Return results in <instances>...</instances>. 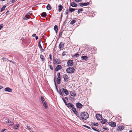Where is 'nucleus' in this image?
Listing matches in <instances>:
<instances>
[{"label":"nucleus","mask_w":132,"mask_h":132,"mask_svg":"<svg viewBox=\"0 0 132 132\" xmlns=\"http://www.w3.org/2000/svg\"><path fill=\"white\" fill-rule=\"evenodd\" d=\"M7 123L9 124L8 125L10 126L12 125L13 124V123L11 122L10 120L8 119L7 121Z\"/></svg>","instance_id":"obj_22"},{"label":"nucleus","mask_w":132,"mask_h":132,"mask_svg":"<svg viewBox=\"0 0 132 132\" xmlns=\"http://www.w3.org/2000/svg\"><path fill=\"white\" fill-rule=\"evenodd\" d=\"M75 69L72 67H70L67 68L66 70V72L68 73H72L74 72Z\"/></svg>","instance_id":"obj_2"},{"label":"nucleus","mask_w":132,"mask_h":132,"mask_svg":"<svg viewBox=\"0 0 132 132\" xmlns=\"http://www.w3.org/2000/svg\"><path fill=\"white\" fill-rule=\"evenodd\" d=\"M67 63L68 67H72L73 64V62L72 60H69L67 62Z\"/></svg>","instance_id":"obj_6"},{"label":"nucleus","mask_w":132,"mask_h":132,"mask_svg":"<svg viewBox=\"0 0 132 132\" xmlns=\"http://www.w3.org/2000/svg\"><path fill=\"white\" fill-rule=\"evenodd\" d=\"M38 45L39 47L41 49L42 48V46L40 44V40L38 42Z\"/></svg>","instance_id":"obj_35"},{"label":"nucleus","mask_w":132,"mask_h":132,"mask_svg":"<svg viewBox=\"0 0 132 132\" xmlns=\"http://www.w3.org/2000/svg\"><path fill=\"white\" fill-rule=\"evenodd\" d=\"M77 108L79 109H80L82 107L83 105L80 103L78 102L76 104Z\"/></svg>","instance_id":"obj_11"},{"label":"nucleus","mask_w":132,"mask_h":132,"mask_svg":"<svg viewBox=\"0 0 132 132\" xmlns=\"http://www.w3.org/2000/svg\"><path fill=\"white\" fill-rule=\"evenodd\" d=\"M42 16H46L47 13L45 12H43L41 14Z\"/></svg>","instance_id":"obj_36"},{"label":"nucleus","mask_w":132,"mask_h":132,"mask_svg":"<svg viewBox=\"0 0 132 132\" xmlns=\"http://www.w3.org/2000/svg\"><path fill=\"white\" fill-rule=\"evenodd\" d=\"M62 67L61 65H58L54 69V70L56 72L62 69Z\"/></svg>","instance_id":"obj_9"},{"label":"nucleus","mask_w":132,"mask_h":132,"mask_svg":"<svg viewBox=\"0 0 132 132\" xmlns=\"http://www.w3.org/2000/svg\"><path fill=\"white\" fill-rule=\"evenodd\" d=\"M83 126H84V127H86V128H87L88 129H91V128H90V127H89V126H86V125H83Z\"/></svg>","instance_id":"obj_41"},{"label":"nucleus","mask_w":132,"mask_h":132,"mask_svg":"<svg viewBox=\"0 0 132 132\" xmlns=\"http://www.w3.org/2000/svg\"><path fill=\"white\" fill-rule=\"evenodd\" d=\"M89 114L86 112H81L80 113V119L81 120H86L89 117Z\"/></svg>","instance_id":"obj_1"},{"label":"nucleus","mask_w":132,"mask_h":132,"mask_svg":"<svg viewBox=\"0 0 132 132\" xmlns=\"http://www.w3.org/2000/svg\"><path fill=\"white\" fill-rule=\"evenodd\" d=\"M64 43L63 42H61L60 43L59 47V48L60 49H62L64 47Z\"/></svg>","instance_id":"obj_13"},{"label":"nucleus","mask_w":132,"mask_h":132,"mask_svg":"<svg viewBox=\"0 0 132 132\" xmlns=\"http://www.w3.org/2000/svg\"><path fill=\"white\" fill-rule=\"evenodd\" d=\"M35 39L36 40H37L38 39V37L37 36H36L35 37Z\"/></svg>","instance_id":"obj_61"},{"label":"nucleus","mask_w":132,"mask_h":132,"mask_svg":"<svg viewBox=\"0 0 132 132\" xmlns=\"http://www.w3.org/2000/svg\"><path fill=\"white\" fill-rule=\"evenodd\" d=\"M6 7V6L5 5H4L3 7H2L1 10H0V12H1L3 11L4 10Z\"/></svg>","instance_id":"obj_34"},{"label":"nucleus","mask_w":132,"mask_h":132,"mask_svg":"<svg viewBox=\"0 0 132 132\" xmlns=\"http://www.w3.org/2000/svg\"><path fill=\"white\" fill-rule=\"evenodd\" d=\"M108 124L109 126L112 127H115L116 126V123L113 121L109 122Z\"/></svg>","instance_id":"obj_7"},{"label":"nucleus","mask_w":132,"mask_h":132,"mask_svg":"<svg viewBox=\"0 0 132 132\" xmlns=\"http://www.w3.org/2000/svg\"><path fill=\"white\" fill-rule=\"evenodd\" d=\"M61 77L58 78H57V83L58 84H60L61 83L60 81H61Z\"/></svg>","instance_id":"obj_31"},{"label":"nucleus","mask_w":132,"mask_h":132,"mask_svg":"<svg viewBox=\"0 0 132 132\" xmlns=\"http://www.w3.org/2000/svg\"><path fill=\"white\" fill-rule=\"evenodd\" d=\"M31 15L33 16H34V15H32V12L30 11L26 15H25V16H30Z\"/></svg>","instance_id":"obj_21"},{"label":"nucleus","mask_w":132,"mask_h":132,"mask_svg":"<svg viewBox=\"0 0 132 132\" xmlns=\"http://www.w3.org/2000/svg\"><path fill=\"white\" fill-rule=\"evenodd\" d=\"M75 10V9L70 8V7H69V11L70 12H73Z\"/></svg>","instance_id":"obj_30"},{"label":"nucleus","mask_w":132,"mask_h":132,"mask_svg":"<svg viewBox=\"0 0 132 132\" xmlns=\"http://www.w3.org/2000/svg\"><path fill=\"white\" fill-rule=\"evenodd\" d=\"M71 109L74 113L77 116V117L79 119H80V117L79 115V113L76 111V109L74 107L73 108H72Z\"/></svg>","instance_id":"obj_5"},{"label":"nucleus","mask_w":132,"mask_h":132,"mask_svg":"<svg viewBox=\"0 0 132 132\" xmlns=\"http://www.w3.org/2000/svg\"><path fill=\"white\" fill-rule=\"evenodd\" d=\"M2 24L0 25V30L3 28V27L2 26Z\"/></svg>","instance_id":"obj_52"},{"label":"nucleus","mask_w":132,"mask_h":132,"mask_svg":"<svg viewBox=\"0 0 132 132\" xmlns=\"http://www.w3.org/2000/svg\"><path fill=\"white\" fill-rule=\"evenodd\" d=\"M41 49V51L42 52H43L45 51V50L44 49H43L42 48Z\"/></svg>","instance_id":"obj_60"},{"label":"nucleus","mask_w":132,"mask_h":132,"mask_svg":"<svg viewBox=\"0 0 132 132\" xmlns=\"http://www.w3.org/2000/svg\"><path fill=\"white\" fill-rule=\"evenodd\" d=\"M81 58L82 60L86 61L87 60L88 58L86 56H82L81 57Z\"/></svg>","instance_id":"obj_19"},{"label":"nucleus","mask_w":132,"mask_h":132,"mask_svg":"<svg viewBox=\"0 0 132 132\" xmlns=\"http://www.w3.org/2000/svg\"><path fill=\"white\" fill-rule=\"evenodd\" d=\"M79 4L80 6L83 7L84 6H86L88 5L89 4V3H80Z\"/></svg>","instance_id":"obj_10"},{"label":"nucleus","mask_w":132,"mask_h":132,"mask_svg":"<svg viewBox=\"0 0 132 132\" xmlns=\"http://www.w3.org/2000/svg\"><path fill=\"white\" fill-rule=\"evenodd\" d=\"M49 57H50V60L51 61H52V55L51 54H50L49 55Z\"/></svg>","instance_id":"obj_46"},{"label":"nucleus","mask_w":132,"mask_h":132,"mask_svg":"<svg viewBox=\"0 0 132 132\" xmlns=\"http://www.w3.org/2000/svg\"><path fill=\"white\" fill-rule=\"evenodd\" d=\"M16 0H12L11 3H13L14 2L16 1Z\"/></svg>","instance_id":"obj_54"},{"label":"nucleus","mask_w":132,"mask_h":132,"mask_svg":"<svg viewBox=\"0 0 132 132\" xmlns=\"http://www.w3.org/2000/svg\"><path fill=\"white\" fill-rule=\"evenodd\" d=\"M36 34H34L32 35V36L33 37H35L36 36Z\"/></svg>","instance_id":"obj_57"},{"label":"nucleus","mask_w":132,"mask_h":132,"mask_svg":"<svg viewBox=\"0 0 132 132\" xmlns=\"http://www.w3.org/2000/svg\"><path fill=\"white\" fill-rule=\"evenodd\" d=\"M53 64L54 65H56L57 64H59L61 63V61L60 59H56L54 57L53 58Z\"/></svg>","instance_id":"obj_4"},{"label":"nucleus","mask_w":132,"mask_h":132,"mask_svg":"<svg viewBox=\"0 0 132 132\" xmlns=\"http://www.w3.org/2000/svg\"><path fill=\"white\" fill-rule=\"evenodd\" d=\"M6 130V129H2V130L1 131V132H4V131Z\"/></svg>","instance_id":"obj_55"},{"label":"nucleus","mask_w":132,"mask_h":132,"mask_svg":"<svg viewBox=\"0 0 132 132\" xmlns=\"http://www.w3.org/2000/svg\"><path fill=\"white\" fill-rule=\"evenodd\" d=\"M4 90L6 92H12V89L9 87H6L5 88Z\"/></svg>","instance_id":"obj_15"},{"label":"nucleus","mask_w":132,"mask_h":132,"mask_svg":"<svg viewBox=\"0 0 132 132\" xmlns=\"http://www.w3.org/2000/svg\"><path fill=\"white\" fill-rule=\"evenodd\" d=\"M30 18V17H24L23 18V19L24 20H26L29 19Z\"/></svg>","instance_id":"obj_40"},{"label":"nucleus","mask_w":132,"mask_h":132,"mask_svg":"<svg viewBox=\"0 0 132 132\" xmlns=\"http://www.w3.org/2000/svg\"><path fill=\"white\" fill-rule=\"evenodd\" d=\"M91 124L92 125L94 126H97L98 125V123H95V122H92L91 123Z\"/></svg>","instance_id":"obj_32"},{"label":"nucleus","mask_w":132,"mask_h":132,"mask_svg":"<svg viewBox=\"0 0 132 132\" xmlns=\"http://www.w3.org/2000/svg\"><path fill=\"white\" fill-rule=\"evenodd\" d=\"M70 95L71 96L75 97L76 95V93L74 90H72L70 91Z\"/></svg>","instance_id":"obj_14"},{"label":"nucleus","mask_w":132,"mask_h":132,"mask_svg":"<svg viewBox=\"0 0 132 132\" xmlns=\"http://www.w3.org/2000/svg\"><path fill=\"white\" fill-rule=\"evenodd\" d=\"M66 31H65L64 30H63L62 29H61L60 31V33L59 34V37L60 38L61 36L63 34V32H66Z\"/></svg>","instance_id":"obj_18"},{"label":"nucleus","mask_w":132,"mask_h":132,"mask_svg":"<svg viewBox=\"0 0 132 132\" xmlns=\"http://www.w3.org/2000/svg\"><path fill=\"white\" fill-rule=\"evenodd\" d=\"M19 126V124H16L14 126L15 128L16 129H17L18 127Z\"/></svg>","instance_id":"obj_38"},{"label":"nucleus","mask_w":132,"mask_h":132,"mask_svg":"<svg viewBox=\"0 0 132 132\" xmlns=\"http://www.w3.org/2000/svg\"><path fill=\"white\" fill-rule=\"evenodd\" d=\"M55 88H56V90L57 92L58 93H59V90H58V88H57V86L56 87H55Z\"/></svg>","instance_id":"obj_51"},{"label":"nucleus","mask_w":132,"mask_h":132,"mask_svg":"<svg viewBox=\"0 0 132 132\" xmlns=\"http://www.w3.org/2000/svg\"><path fill=\"white\" fill-rule=\"evenodd\" d=\"M49 67H50V68L52 70H53V67L52 66V65H50Z\"/></svg>","instance_id":"obj_45"},{"label":"nucleus","mask_w":132,"mask_h":132,"mask_svg":"<svg viewBox=\"0 0 132 132\" xmlns=\"http://www.w3.org/2000/svg\"><path fill=\"white\" fill-rule=\"evenodd\" d=\"M71 5L72 7H77V5L73 2L72 3Z\"/></svg>","instance_id":"obj_29"},{"label":"nucleus","mask_w":132,"mask_h":132,"mask_svg":"<svg viewBox=\"0 0 132 132\" xmlns=\"http://www.w3.org/2000/svg\"><path fill=\"white\" fill-rule=\"evenodd\" d=\"M29 130H30V131H32V128H29Z\"/></svg>","instance_id":"obj_56"},{"label":"nucleus","mask_w":132,"mask_h":132,"mask_svg":"<svg viewBox=\"0 0 132 132\" xmlns=\"http://www.w3.org/2000/svg\"><path fill=\"white\" fill-rule=\"evenodd\" d=\"M58 7L59 8L58 9V11L59 12L61 11L63 8V6L60 4L58 6Z\"/></svg>","instance_id":"obj_24"},{"label":"nucleus","mask_w":132,"mask_h":132,"mask_svg":"<svg viewBox=\"0 0 132 132\" xmlns=\"http://www.w3.org/2000/svg\"><path fill=\"white\" fill-rule=\"evenodd\" d=\"M83 11V10L82 9H79L78 10V12L79 13H80V12H81L82 11Z\"/></svg>","instance_id":"obj_39"},{"label":"nucleus","mask_w":132,"mask_h":132,"mask_svg":"<svg viewBox=\"0 0 132 132\" xmlns=\"http://www.w3.org/2000/svg\"><path fill=\"white\" fill-rule=\"evenodd\" d=\"M96 117L97 120H100L102 119V117L101 115L99 114H96Z\"/></svg>","instance_id":"obj_12"},{"label":"nucleus","mask_w":132,"mask_h":132,"mask_svg":"<svg viewBox=\"0 0 132 132\" xmlns=\"http://www.w3.org/2000/svg\"><path fill=\"white\" fill-rule=\"evenodd\" d=\"M75 1L77 2H79L80 1H80V0H75Z\"/></svg>","instance_id":"obj_59"},{"label":"nucleus","mask_w":132,"mask_h":132,"mask_svg":"<svg viewBox=\"0 0 132 132\" xmlns=\"http://www.w3.org/2000/svg\"><path fill=\"white\" fill-rule=\"evenodd\" d=\"M102 120L101 121V123L103 124H106L108 123L107 120L106 119H105L104 118L102 119Z\"/></svg>","instance_id":"obj_17"},{"label":"nucleus","mask_w":132,"mask_h":132,"mask_svg":"<svg viewBox=\"0 0 132 132\" xmlns=\"http://www.w3.org/2000/svg\"><path fill=\"white\" fill-rule=\"evenodd\" d=\"M67 22L66 20H65L64 22L63 25L65 26V25L67 24Z\"/></svg>","instance_id":"obj_49"},{"label":"nucleus","mask_w":132,"mask_h":132,"mask_svg":"<svg viewBox=\"0 0 132 132\" xmlns=\"http://www.w3.org/2000/svg\"><path fill=\"white\" fill-rule=\"evenodd\" d=\"M79 55V54H78V53H76V54H75V55H72V57H76L78 56Z\"/></svg>","instance_id":"obj_33"},{"label":"nucleus","mask_w":132,"mask_h":132,"mask_svg":"<svg viewBox=\"0 0 132 132\" xmlns=\"http://www.w3.org/2000/svg\"><path fill=\"white\" fill-rule=\"evenodd\" d=\"M76 21L75 20H72L71 22H70V24L72 25L75 23Z\"/></svg>","instance_id":"obj_37"},{"label":"nucleus","mask_w":132,"mask_h":132,"mask_svg":"<svg viewBox=\"0 0 132 132\" xmlns=\"http://www.w3.org/2000/svg\"><path fill=\"white\" fill-rule=\"evenodd\" d=\"M54 30L56 32V33L58 31V27L56 25H55L54 26Z\"/></svg>","instance_id":"obj_25"},{"label":"nucleus","mask_w":132,"mask_h":132,"mask_svg":"<svg viewBox=\"0 0 132 132\" xmlns=\"http://www.w3.org/2000/svg\"><path fill=\"white\" fill-rule=\"evenodd\" d=\"M61 95V96H63V94H64V93H63V89H62V90L61 89H60L59 90V93Z\"/></svg>","instance_id":"obj_27"},{"label":"nucleus","mask_w":132,"mask_h":132,"mask_svg":"<svg viewBox=\"0 0 132 132\" xmlns=\"http://www.w3.org/2000/svg\"><path fill=\"white\" fill-rule=\"evenodd\" d=\"M46 8H47V9L48 10H51V9H52V7L49 4H48L47 5V6H46Z\"/></svg>","instance_id":"obj_28"},{"label":"nucleus","mask_w":132,"mask_h":132,"mask_svg":"<svg viewBox=\"0 0 132 132\" xmlns=\"http://www.w3.org/2000/svg\"><path fill=\"white\" fill-rule=\"evenodd\" d=\"M118 128L119 129H117V130L118 131H120L121 130H122L124 128V126H119Z\"/></svg>","instance_id":"obj_23"},{"label":"nucleus","mask_w":132,"mask_h":132,"mask_svg":"<svg viewBox=\"0 0 132 132\" xmlns=\"http://www.w3.org/2000/svg\"><path fill=\"white\" fill-rule=\"evenodd\" d=\"M70 98L71 100H73V98L70 96Z\"/></svg>","instance_id":"obj_62"},{"label":"nucleus","mask_w":132,"mask_h":132,"mask_svg":"<svg viewBox=\"0 0 132 132\" xmlns=\"http://www.w3.org/2000/svg\"><path fill=\"white\" fill-rule=\"evenodd\" d=\"M27 128L28 129H29V128H30V127L29 126H27Z\"/></svg>","instance_id":"obj_63"},{"label":"nucleus","mask_w":132,"mask_h":132,"mask_svg":"<svg viewBox=\"0 0 132 132\" xmlns=\"http://www.w3.org/2000/svg\"><path fill=\"white\" fill-rule=\"evenodd\" d=\"M103 129L105 130H109V129L108 128L106 127H103L102 128Z\"/></svg>","instance_id":"obj_48"},{"label":"nucleus","mask_w":132,"mask_h":132,"mask_svg":"<svg viewBox=\"0 0 132 132\" xmlns=\"http://www.w3.org/2000/svg\"><path fill=\"white\" fill-rule=\"evenodd\" d=\"M92 128L93 129V130H95V131H97V132H99V131L98 130L96 129L94 127H92Z\"/></svg>","instance_id":"obj_43"},{"label":"nucleus","mask_w":132,"mask_h":132,"mask_svg":"<svg viewBox=\"0 0 132 132\" xmlns=\"http://www.w3.org/2000/svg\"><path fill=\"white\" fill-rule=\"evenodd\" d=\"M40 58L42 61H43L44 60H45L44 56L42 54H41L40 55Z\"/></svg>","instance_id":"obj_26"},{"label":"nucleus","mask_w":132,"mask_h":132,"mask_svg":"<svg viewBox=\"0 0 132 132\" xmlns=\"http://www.w3.org/2000/svg\"><path fill=\"white\" fill-rule=\"evenodd\" d=\"M67 107L68 108H69V107H70L71 108H73L74 107V105L71 103H68V104L67 105Z\"/></svg>","instance_id":"obj_16"},{"label":"nucleus","mask_w":132,"mask_h":132,"mask_svg":"<svg viewBox=\"0 0 132 132\" xmlns=\"http://www.w3.org/2000/svg\"><path fill=\"white\" fill-rule=\"evenodd\" d=\"M2 59L5 61H6L7 60V59L5 57H3Z\"/></svg>","instance_id":"obj_47"},{"label":"nucleus","mask_w":132,"mask_h":132,"mask_svg":"<svg viewBox=\"0 0 132 132\" xmlns=\"http://www.w3.org/2000/svg\"><path fill=\"white\" fill-rule=\"evenodd\" d=\"M68 9H67L65 11V12L64 13V14H68Z\"/></svg>","instance_id":"obj_50"},{"label":"nucleus","mask_w":132,"mask_h":132,"mask_svg":"<svg viewBox=\"0 0 132 132\" xmlns=\"http://www.w3.org/2000/svg\"><path fill=\"white\" fill-rule=\"evenodd\" d=\"M58 78L60 77V72H58L57 74Z\"/></svg>","instance_id":"obj_44"},{"label":"nucleus","mask_w":132,"mask_h":132,"mask_svg":"<svg viewBox=\"0 0 132 132\" xmlns=\"http://www.w3.org/2000/svg\"><path fill=\"white\" fill-rule=\"evenodd\" d=\"M65 98L67 100H68V98L67 97H65Z\"/></svg>","instance_id":"obj_64"},{"label":"nucleus","mask_w":132,"mask_h":132,"mask_svg":"<svg viewBox=\"0 0 132 132\" xmlns=\"http://www.w3.org/2000/svg\"><path fill=\"white\" fill-rule=\"evenodd\" d=\"M54 82L55 84V87H56L57 86L55 80H54Z\"/></svg>","instance_id":"obj_53"},{"label":"nucleus","mask_w":132,"mask_h":132,"mask_svg":"<svg viewBox=\"0 0 132 132\" xmlns=\"http://www.w3.org/2000/svg\"><path fill=\"white\" fill-rule=\"evenodd\" d=\"M64 81L66 82H68L69 80V78L67 74H64L63 76Z\"/></svg>","instance_id":"obj_8"},{"label":"nucleus","mask_w":132,"mask_h":132,"mask_svg":"<svg viewBox=\"0 0 132 132\" xmlns=\"http://www.w3.org/2000/svg\"><path fill=\"white\" fill-rule=\"evenodd\" d=\"M63 90V92H64L67 95H68L69 94V92L68 91L65 89L64 88H62Z\"/></svg>","instance_id":"obj_20"},{"label":"nucleus","mask_w":132,"mask_h":132,"mask_svg":"<svg viewBox=\"0 0 132 132\" xmlns=\"http://www.w3.org/2000/svg\"><path fill=\"white\" fill-rule=\"evenodd\" d=\"M65 104L66 105H67V104H68V103H67L65 101V102H64Z\"/></svg>","instance_id":"obj_58"},{"label":"nucleus","mask_w":132,"mask_h":132,"mask_svg":"<svg viewBox=\"0 0 132 132\" xmlns=\"http://www.w3.org/2000/svg\"><path fill=\"white\" fill-rule=\"evenodd\" d=\"M40 99L42 101V102L43 104V106L45 109H47L48 108V106L43 96H41L40 97Z\"/></svg>","instance_id":"obj_3"},{"label":"nucleus","mask_w":132,"mask_h":132,"mask_svg":"<svg viewBox=\"0 0 132 132\" xmlns=\"http://www.w3.org/2000/svg\"><path fill=\"white\" fill-rule=\"evenodd\" d=\"M67 52H66V51H64V52H63L62 53V56H64L65 55H66L65 54L67 53Z\"/></svg>","instance_id":"obj_42"}]
</instances>
